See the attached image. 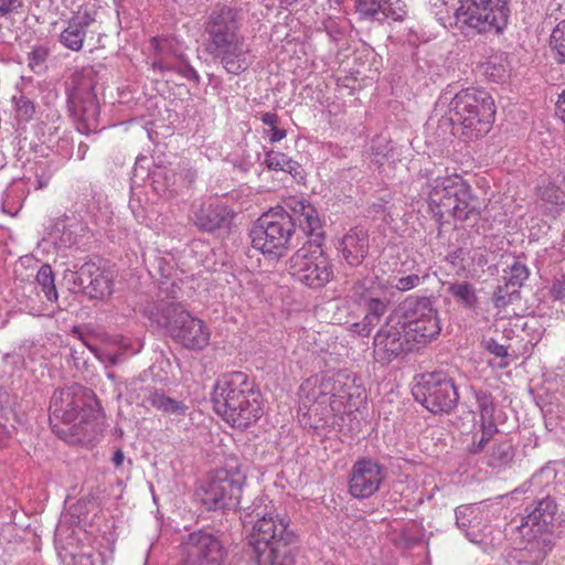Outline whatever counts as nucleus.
I'll return each instance as SVG.
<instances>
[{"label": "nucleus", "instance_id": "obj_33", "mask_svg": "<svg viewBox=\"0 0 565 565\" xmlns=\"http://www.w3.org/2000/svg\"><path fill=\"white\" fill-rule=\"evenodd\" d=\"M92 270H96V264L87 262L82 265L79 270L65 269L63 274V280L67 284L68 288L73 291L85 289V282L87 278L92 276Z\"/></svg>", "mask_w": 565, "mask_h": 565}, {"label": "nucleus", "instance_id": "obj_41", "mask_svg": "<svg viewBox=\"0 0 565 565\" xmlns=\"http://www.w3.org/2000/svg\"><path fill=\"white\" fill-rule=\"evenodd\" d=\"M551 44L556 51V60L559 63H565V19L554 28L551 34Z\"/></svg>", "mask_w": 565, "mask_h": 565}, {"label": "nucleus", "instance_id": "obj_30", "mask_svg": "<svg viewBox=\"0 0 565 565\" xmlns=\"http://www.w3.org/2000/svg\"><path fill=\"white\" fill-rule=\"evenodd\" d=\"M514 458V449L509 441L495 443L488 456V465L502 470L511 465Z\"/></svg>", "mask_w": 565, "mask_h": 565}, {"label": "nucleus", "instance_id": "obj_8", "mask_svg": "<svg viewBox=\"0 0 565 565\" xmlns=\"http://www.w3.org/2000/svg\"><path fill=\"white\" fill-rule=\"evenodd\" d=\"M508 0H461L456 10V24L478 33L502 32L508 24Z\"/></svg>", "mask_w": 565, "mask_h": 565}, {"label": "nucleus", "instance_id": "obj_17", "mask_svg": "<svg viewBox=\"0 0 565 565\" xmlns=\"http://www.w3.org/2000/svg\"><path fill=\"white\" fill-rule=\"evenodd\" d=\"M398 323H393V318H388L386 323L376 332L373 340V352L376 361L388 363L406 351L415 349L412 342L402 337V328Z\"/></svg>", "mask_w": 565, "mask_h": 565}, {"label": "nucleus", "instance_id": "obj_16", "mask_svg": "<svg viewBox=\"0 0 565 565\" xmlns=\"http://www.w3.org/2000/svg\"><path fill=\"white\" fill-rule=\"evenodd\" d=\"M236 213L217 198H210L193 207V222L202 231H230Z\"/></svg>", "mask_w": 565, "mask_h": 565}, {"label": "nucleus", "instance_id": "obj_37", "mask_svg": "<svg viewBox=\"0 0 565 565\" xmlns=\"http://www.w3.org/2000/svg\"><path fill=\"white\" fill-rule=\"evenodd\" d=\"M354 7L360 20H381L382 0H355Z\"/></svg>", "mask_w": 565, "mask_h": 565}, {"label": "nucleus", "instance_id": "obj_49", "mask_svg": "<svg viewBox=\"0 0 565 565\" xmlns=\"http://www.w3.org/2000/svg\"><path fill=\"white\" fill-rule=\"evenodd\" d=\"M270 142H278L287 136V131L278 126H273L264 131Z\"/></svg>", "mask_w": 565, "mask_h": 565}, {"label": "nucleus", "instance_id": "obj_36", "mask_svg": "<svg viewBox=\"0 0 565 565\" xmlns=\"http://www.w3.org/2000/svg\"><path fill=\"white\" fill-rule=\"evenodd\" d=\"M478 430L473 434V440L468 446L470 454H478L482 451L486 445L490 441L493 435L498 431L495 424L478 423Z\"/></svg>", "mask_w": 565, "mask_h": 565}, {"label": "nucleus", "instance_id": "obj_55", "mask_svg": "<svg viewBox=\"0 0 565 565\" xmlns=\"http://www.w3.org/2000/svg\"><path fill=\"white\" fill-rule=\"evenodd\" d=\"M556 111L565 125V89L558 97V100L556 103Z\"/></svg>", "mask_w": 565, "mask_h": 565}, {"label": "nucleus", "instance_id": "obj_10", "mask_svg": "<svg viewBox=\"0 0 565 565\" xmlns=\"http://www.w3.org/2000/svg\"><path fill=\"white\" fill-rule=\"evenodd\" d=\"M387 286L375 275H367L356 281L352 288V297L364 303L366 312L363 319L352 323L350 330L360 335L369 337L386 312L387 301L384 299Z\"/></svg>", "mask_w": 565, "mask_h": 565}, {"label": "nucleus", "instance_id": "obj_61", "mask_svg": "<svg viewBox=\"0 0 565 565\" xmlns=\"http://www.w3.org/2000/svg\"><path fill=\"white\" fill-rule=\"evenodd\" d=\"M36 183H38L35 186L36 189H42V188L46 186V184H47L46 181H43L41 179H39Z\"/></svg>", "mask_w": 565, "mask_h": 565}, {"label": "nucleus", "instance_id": "obj_25", "mask_svg": "<svg viewBox=\"0 0 565 565\" xmlns=\"http://www.w3.org/2000/svg\"><path fill=\"white\" fill-rule=\"evenodd\" d=\"M443 184L448 200H454V202H449V205L452 207L455 217L461 221L469 218V216L476 211V205L467 184L462 181L456 183V186L445 183Z\"/></svg>", "mask_w": 565, "mask_h": 565}, {"label": "nucleus", "instance_id": "obj_44", "mask_svg": "<svg viewBox=\"0 0 565 565\" xmlns=\"http://www.w3.org/2000/svg\"><path fill=\"white\" fill-rule=\"evenodd\" d=\"M51 239L58 248L70 247L76 241L73 232L66 230L63 223L56 224L54 231L51 233Z\"/></svg>", "mask_w": 565, "mask_h": 565}, {"label": "nucleus", "instance_id": "obj_12", "mask_svg": "<svg viewBox=\"0 0 565 565\" xmlns=\"http://www.w3.org/2000/svg\"><path fill=\"white\" fill-rule=\"evenodd\" d=\"M242 487L241 473L220 469L209 477L199 497L209 510L235 509L241 502Z\"/></svg>", "mask_w": 565, "mask_h": 565}, {"label": "nucleus", "instance_id": "obj_38", "mask_svg": "<svg viewBox=\"0 0 565 565\" xmlns=\"http://www.w3.org/2000/svg\"><path fill=\"white\" fill-rule=\"evenodd\" d=\"M546 184L540 186V196L542 200L554 205L565 203V190L561 185L555 184L550 179H545Z\"/></svg>", "mask_w": 565, "mask_h": 565}, {"label": "nucleus", "instance_id": "obj_64", "mask_svg": "<svg viewBox=\"0 0 565 565\" xmlns=\"http://www.w3.org/2000/svg\"><path fill=\"white\" fill-rule=\"evenodd\" d=\"M365 565H374V564H365Z\"/></svg>", "mask_w": 565, "mask_h": 565}, {"label": "nucleus", "instance_id": "obj_6", "mask_svg": "<svg viewBox=\"0 0 565 565\" xmlns=\"http://www.w3.org/2000/svg\"><path fill=\"white\" fill-rule=\"evenodd\" d=\"M142 312L186 349L202 350L209 344L210 332L204 322L179 303L161 301L145 307Z\"/></svg>", "mask_w": 565, "mask_h": 565}, {"label": "nucleus", "instance_id": "obj_7", "mask_svg": "<svg viewBox=\"0 0 565 565\" xmlns=\"http://www.w3.org/2000/svg\"><path fill=\"white\" fill-rule=\"evenodd\" d=\"M396 312L402 318L401 328L406 340L415 348L428 344L441 331L438 311L427 297L409 296L399 303Z\"/></svg>", "mask_w": 565, "mask_h": 565}, {"label": "nucleus", "instance_id": "obj_62", "mask_svg": "<svg viewBox=\"0 0 565 565\" xmlns=\"http://www.w3.org/2000/svg\"><path fill=\"white\" fill-rule=\"evenodd\" d=\"M446 177L457 178V177H461V175L459 173H457V172H452V173H448Z\"/></svg>", "mask_w": 565, "mask_h": 565}, {"label": "nucleus", "instance_id": "obj_19", "mask_svg": "<svg viewBox=\"0 0 565 565\" xmlns=\"http://www.w3.org/2000/svg\"><path fill=\"white\" fill-rule=\"evenodd\" d=\"M556 511L557 505L553 499L544 498L540 500L518 526L520 536L523 539L536 537L552 540L551 527Z\"/></svg>", "mask_w": 565, "mask_h": 565}, {"label": "nucleus", "instance_id": "obj_54", "mask_svg": "<svg viewBox=\"0 0 565 565\" xmlns=\"http://www.w3.org/2000/svg\"><path fill=\"white\" fill-rule=\"evenodd\" d=\"M88 349L94 353V355L99 360V361H109L110 364H116L117 361H118V358L116 355H109V354H103L102 352H99L95 347H92V345H88Z\"/></svg>", "mask_w": 565, "mask_h": 565}, {"label": "nucleus", "instance_id": "obj_63", "mask_svg": "<svg viewBox=\"0 0 565 565\" xmlns=\"http://www.w3.org/2000/svg\"><path fill=\"white\" fill-rule=\"evenodd\" d=\"M163 179H157V180H153V183H160V181H162Z\"/></svg>", "mask_w": 565, "mask_h": 565}, {"label": "nucleus", "instance_id": "obj_51", "mask_svg": "<svg viewBox=\"0 0 565 565\" xmlns=\"http://www.w3.org/2000/svg\"><path fill=\"white\" fill-rule=\"evenodd\" d=\"M486 348L498 358H505L508 355L507 348L492 339L487 341Z\"/></svg>", "mask_w": 565, "mask_h": 565}, {"label": "nucleus", "instance_id": "obj_31", "mask_svg": "<svg viewBox=\"0 0 565 565\" xmlns=\"http://www.w3.org/2000/svg\"><path fill=\"white\" fill-rule=\"evenodd\" d=\"M265 163L269 170L289 173L292 177L299 174L300 166L282 152L269 151L266 154Z\"/></svg>", "mask_w": 565, "mask_h": 565}, {"label": "nucleus", "instance_id": "obj_29", "mask_svg": "<svg viewBox=\"0 0 565 565\" xmlns=\"http://www.w3.org/2000/svg\"><path fill=\"white\" fill-rule=\"evenodd\" d=\"M145 403L169 415H184L188 409L182 402L175 401L158 391H150L145 396Z\"/></svg>", "mask_w": 565, "mask_h": 565}, {"label": "nucleus", "instance_id": "obj_56", "mask_svg": "<svg viewBox=\"0 0 565 565\" xmlns=\"http://www.w3.org/2000/svg\"><path fill=\"white\" fill-rule=\"evenodd\" d=\"M74 559V565H96L95 561L89 554H78Z\"/></svg>", "mask_w": 565, "mask_h": 565}, {"label": "nucleus", "instance_id": "obj_3", "mask_svg": "<svg viewBox=\"0 0 565 565\" xmlns=\"http://www.w3.org/2000/svg\"><path fill=\"white\" fill-rule=\"evenodd\" d=\"M205 52L217 60L233 75L245 72L253 63V55L241 33L237 11L226 4L213 8L204 22Z\"/></svg>", "mask_w": 565, "mask_h": 565}, {"label": "nucleus", "instance_id": "obj_57", "mask_svg": "<svg viewBox=\"0 0 565 565\" xmlns=\"http://www.w3.org/2000/svg\"><path fill=\"white\" fill-rule=\"evenodd\" d=\"M500 291H501V289H499L498 292H495V295L493 297V302H494L495 307H498V308H502V307L507 306V303H508V301L505 300V297L500 295Z\"/></svg>", "mask_w": 565, "mask_h": 565}, {"label": "nucleus", "instance_id": "obj_32", "mask_svg": "<svg viewBox=\"0 0 565 565\" xmlns=\"http://www.w3.org/2000/svg\"><path fill=\"white\" fill-rule=\"evenodd\" d=\"M448 291L465 308L472 309L478 303L476 289L467 281L450 284Z\"/></svg>", "mask_w": 565, "mask_h": 565}, {"label": "nucleus", "instance_id": "obj_42", "mask_svg": "<svg viewBox=\"0 0 565 565\" xmlns=\"http://www.w3.org/2000/svg\"><path fill=\"white\" fill-rule=\"evenodd\" d=\"M158 168L151 156L139 154L135 160L134 174L135 177H156L160 174V172L157 171Z\"/></svg>", "mask_w": 565, "mask_h": 565}, {"label": "nucleus", "instance_id": "obj_58", "mask_svg": "<svg viewBox=\"0 0 565 565\" xmlns=\"http://www.w3.org/2000/svg\"><path fill=\"white\" fill-rule=\"evenodd\" d=\"M124 452L120 449L116 450L113 457L114 463L118 467L124 462Z\"/></svg>", "mask_w": 565, "mask_h": 565}, {"label": "nucleus", "instance_id": "obj_22", "mask_svg": "<svg viewBox=\"0 0 565 565\" xmlns=\"http://www.w3.org/2000/svg\"><path fill=\"white\" fill-rule=\"evenodd\" d=\"M328 382L329 399L333 409H335L334 404L337 403L342 406L351 405L353 397L361 394V388L355 383V376L347 372L328 374Z\"/></svg>", "mask_w": 565, "mask_h": 565}, {"label": "nucleus", "instance_id": "obj_45", "mask_svg": "<svg viewBox=\"0 0 565 565\" xmlns=\"http://www.w3.org/2000/svg\"><path fill=\"white\" fill-rule=\"evenodd\" d=\"M420 277L418 275L412 274L403 277H393L386 282L383 281L387 288L393 287L399 291H408L420 284Z\"/></svg>", "mask_w": 565, "mask_h": 565}, {"label": "nucleus", "instance_id": "obj_24", "mask_svg": "<svg viewBox=\"0 0 565 565\" xmlns=\"http://www.w3.org/2000/svg\"><path fill=\"white\" fill-rule=\"evenodd\" d=\"M152 68L160 74L174 72L189 82L200 83V75L184 54L162 55L152 62Z\"/></svg>", "mask_w": 565, "mask_h": 565}, {"label": "nucleus", "instance_id": "obj_60", "mask_svg": "<svg viewBox=\"0 0 565 565\" xmlns=\"http://www.w3.org/2000/svg\"><path fill=\"white\" fill-rule=\"evenodd\" d=\"M484 264H487V259L484 258L483 254L480 253V255L478 257V265L483 266Z\"/></svg>", "mask_w": 565, "mask_h": 565}, {"label": "nucleus", "instance_id": "obj_35", "mask_svg": "<svg viewBox=\"0 0 565 565\" xmlns=\"http://www.w3.org/2000/svg\"><path fill=\"white\" fill-rule=\"evenodd\" d=\"M35 280L49 301L54 302L57 300L54 274L50 265L45 264L40 267Z\"/></svg>", "mask_w": 565, "mask_h": 565}, {"label": "nucleus", "instance_id": "obj_26", "mask_svg": "<svg viewBox=\"0 0 565 565\" xmlns=\"http://www.w3.org/2000/svg\"><path fill=\"white\" fill-rule=\"evenodd\" d=\"M392 150L393 148L391 146V142L387 141L384 137H377L372 140L370 154V168L372 169L374 167L372 173H391L393 164Z\"/></svg>", "mask_w": 565, "mask_h": 565}, {"label": "nucleus", "instance_id": "obj_46", "mask_svg": "<svg viewBox=\"0 0 565 565\" xmlns=\"http://www.w3.org/2000/svg\"><path fill=\"white\" fill-rule=\"evenodd\" d=\"M47 56H49V50L46 47L35 46L28 54V66L34 73H40L44 67V63H45Z\"/></svg>", "mask_w": 565, "mask_h": 565}, {"label": "nucleus", "instance_id": "obj_21", "mask_svg": "<svg viewBox=\"0 0 565 565\" xmlns=\"http://www.w3.org/2000/svg\"><path fill=\"white\" fill-rule=\"evenodd\" d=\"M455 513L457 526L466 533L469 541L481 543L486 540L482 533L484 508L481 504L460 505Z\"/></svg>", "mask_w": 565, "mask_h": 565}, {"label": "nucleus", "instance_id": "obj_39", "mask_svg": "<svg viewBox=\"0 0 565 565\" xmlns=\"http://www.w3.org/2000/svg\"><path fill=\"white\" fill-rule=\"evenodd\" d=\"M407 14V7L402 0H382L381 15L394 21H403Z\"/></svg>", "mask_w": 565, "mask_h": 565}, {"label": "nucleus", "instance_id": "obj_5", "mask_svg": "<svg viewBox=\"0 0 565 565\" xmlns=\"http://www.w3.org/2000/svg\"><path fill=\"white\" fill-rule=\"evenodd\" d=\"M495 106L491 95L484 90L466 88L449 103L448 116L438 121L441 129L465 142L484 137L494 121Z\"/></svg>", "mask_w": 565, "mask_h": 565}, {"label": "nucleus", "instance_id": "obj_14", "mask_svg": "<svg viewBox=\"0 0 565 565\" xmlns=\"http://www.w3.org/2000/svg\"><path fill=\"white\" fill-rule=\"evenodd\" d=\"M385 479L384 468L375 460L362 458L355 461L349 477V492L356 499H366L379 491Z\"/></svg>", "mask_w": 565, "mask_h": 565}, {"label": "nucleus", "instance_id": "obj_28", "mask_svg": "<svg viewBox=\"0 0 565 565\" xmlns=\"http://www.w3.org/2000/svg\"><path fill=\"white\" fill-rule=\"evenodd\" d=\"M84 292L92 298H105L113 294L111 277L104 273L97 265L96 270H92V276L85 282Z\"/></svg>", "mask_w": 565, "mask_h": 565}, {"label": "nucleus", "instance_id": "obj_20", "mask_svg": "<svg viewBox=\"0 0 565 565\" xmlns=\"http://www.w3.org/2000/svg\"><path fill=\"white\" fill-rule=\"evenodd\" d=\"M521 540V546L509 553L507 565H541L553 547L552 540L547 539Z\"/></svg>", "mask_w": 565, "mask_h": 565}, {"label": "nucleus", "instance_id": "obj_52", "mask_svg": "<svg viewBox=\"0 0 565 565\" xmlns=\"http://www.w3.org/2000/svg\"><path fill=\"white\" fill-rule=\"evenodd\" d=\"M551 294L555 299L565 298V280H555L551 287Z\"/></svg>", "mask_w": 565, "mask_h": 565}, {"label": "nucleus", "instance_id": "obj_11", "mask_svg": "<svg viewBox=\"0 0 565 565\" xmlns=\"http://www.w3.org/2000/svg\"><path fill=\"white\" fill-rule=\"evenodd\" d=\"M96 84L93 70L75 72L66 83L70 109L86 126H94L99 116V105L95 94Z\"/></svg>", "mask_w": 565, "mask_h": 565}, {"label": "nucleus", "instance_id": "obj_40", "mask_svg": "<svg viewBox=\"0 0 565 565\" xmlns=\"http://www.w3.org/2000/svg\"><path fill=\"white\" fill-rule=\"evenodd\" d=\"M477 405L479 411L480 419L478 423L483 424H494L493 422V413H494V404L492 397L486 393H477Z\"/></svg>", "mask_w": 565, "mask_h": 565}, {"label": "nucleus", "instance_id": "obj_9", "mask_svg": "<svg viewBox=\"0 0 565 565\" xmlns=\"http://www.w3.org/2000/svg\"><path fill=\"white\" fill-rule=\"evenodd\" d=\"M320 238L299 248L289 259L291 276L310 288H321L333 276L329 258L324 255Z\"/></svg>", "mask_w": 565, "mask_h": 565}, {"label": "nucleus", "instance_id": "obj_43", "mask_svg": "<svg viewBox=\"0 0 565 565\" xmlns=\"http://www.w3.org/2000/svg\"><path fill=\"white\" fill-rule=\"evenodd\" d=\"M17 117L22 121H29L35 114L34 103L26 96L20 95L13 97Z\"/></svg>", "mask_w": 565, "mask_h": 565}, {"label": "nucleus", "instance_id": "obj_47", "mask_svg": "<svg viewBox=\"0 0 565 565\" xmlns=\"http://www.w3.org/2000/svg\"><path fill=\"white\" fill-rule=\"evenodd\" d=\"M527 268L524 265L520 263H514L511 266L509 277H507L508 285H511L513 287L521 286L522 282L527 278Z\"/></svg>", "mask_w": 565, "mask_h": 565}, {"label": "nucleus", "instance_id": "obj_15", "mask_svg": "<svg viewBox=\"0 0 565 565\" xmlns=\"http://www.w3.org/2000/svg\"><path fill=\"white\" fill-rule=\"evenodd\" d=\"M84 388L77 384L54 392L50 404V419L61 420L65 424H73L78 433L79 427L75 422L78 419L85 405ZM82 425V420L78 426Z\"/></svg>", "mask_w": 565, "mask_h": 565}, {"label": "nucleus", "instance_id": "obj_13", "mask_svg": "<svg viewBox=\"0 0 565 565\" xmlns=\"http://www.w3.org/2000/svg\"><path fill=\"white\" fill-rule=\"evenodd\" d=\"M415 396L431 413H448L458 402L454 382L441 372L423 376V382L415 391Z\"/></svg>", "mask_w": 565, "mask_h": 565}, {"label": "nucleus", "instance_id": "obj_27", "mask_svg": "<svg viewBox=\"0 0 565 565\" xmlns=\"http://www.w3.org/2000/svg\"><path fill=\"white\" fill-rule=\"evenodd\" d=\"M328 374L315 375L307 379L300 386L299 395L303 405L323 402L329 397Z\"/></svg>", "mask_w": 565, "mask_h": 565}, {"label": "nucleus", "instance_id": "obj_1", "mask_svg": "<svg viewBox=\"0 0 565 565\" xmlns=\"http://www.w3.org/2000/svg\"><path fill=\"white\" fill-rule=\"evenodd\" d=\"M308 236L321 238L322 223L316 207L306 199L289 196L284 207L264 213L250 231L252 246L265 255L281 257L289 248L295 225Z\"/></svg>", "mask_w": 565, "mask_h": 565}, {"label": "nucleus", "instance_id": "obj_18", "mask_svg": "<svg viewBox=\"0 0 565 565\" xmlns=\"http://www.w3.org/2000/svg\"><path fill=\"white\" fill-rule=\"evenodd\" d=\"M186 565H221L224 551L221 542L212 534L198 531L184 543Z\"/></svg>", "mask_w": 565, "mask_h": 565}, {"label": "nucleus", "instance_id": "obj_34", "mask_svg": "<svg viewBox=\"0 0 565 565\" xmlns=\"http://www.w3.org/2000/svg\"><path fill=\"white\" fill-rule=\"evenodd\" d=\"M86 31L79 26V23L68 21L67 26L60 34V42L72 51H79L83 47Z\"/></svg>", "mask_w": 565, "mask_h": 565}, {"label": "nucleus", "instance_id": "obj_48", "mask_svg": "<svg viewBox=\"0 0 565 565\" xmlns=\"http://www.w3.org/2000/svg\"><path fill=\"white\" fill-rule=\"evenodd\" d=\"M71 20L79 23V26L86 31V29L95 22V12L85 10L84 12H79L74 15Z\"/></svg>", "mask_w": 565, "mask_h": 565}, {"label": "nucleus", "instance_id": "obj_23", "mask_svg": "<svg viewBox=\"0 0 565 565\" xmlns=\"http://www.w3.org/2000/svg\"><path fill=\"white\" fill-rule=\"evenodd\" d=\"M340 249L348 264L359 265L369 250V234L360 227L351 228L342 238Z\"/></svg>", "mask_w": 565, "mask_h": 565}, {"label": "nucleus", "instance_id": "obj_59", "mask_svg": "<svg viewBox=\"0 0 565 565\" xmlns=\"http://www.w3.org/2000/svg\"><path fill=\"white\" fill-rule=\"evenodd\" d=\"M282 8H288L297 2V0H278Z\"/></svg>", "mask_w": 565, "mask_h": 565}, {"label": "nucleus", "instance_id": "obj_2", "mask_svg": "<svg viewBox=\"0 0 565 565\" xmlns=\"http://www.w3.org/2000/svg\"><path fill=\"white\" fill-rule=\"evenodd\" d=\"M255 520L250 545L258 565H295L296 535L267 497H258L247 508L246 518Z\"/></svg>", "mask_w": 565, "mask_h": 565}, {"label": "nucleus", "instance_id": "obj_4", "mask_svg": "<svg viewBox=\"0 0 565 565\" xmlns=\"http://www.w3.org/2000/svg\"><path fill=\"white\" fill-rule=\"evenodd\" d=\"M213 408L230 426L245 430L263 416V397L247 374L226 373L212 392Z\"/></svg>", "mask_w": 565, "mask_h": 565}, {"label": "nucleus", "instance_id": "obj_50", "mask_svg": "<svg viewBox=\"0 0 565 565\" xmlns=\"http://www.w3.org/2000/svg\"><path fill=\"white\" fill-rule=\"evenodd\" d=\"M21 6L22 2L20 0H0V15L15 12Z\"/></svg>", "mask_w": 565, "mask_h": 565}, {"label": "nucleus", "instance_id": "obj_53", "mask_svg": "<svg viewBox=\"0 0 565 565\" xmlns=\"http://www.w3.org/2000/svg\"><path fill=\"white\" fill-rule=\"evenodd\" d=\"M260 120L262 122L267 126L268 128L273 127V126H276L278 125L279 122V117L277 114L275 113H263L260 115Z\"/></svg>", "mask_w": 565, "mask_h": 565}]
</instances>
